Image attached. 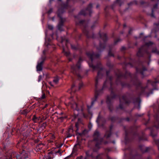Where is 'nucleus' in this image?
Wrapping results in <instances>:
<instances>
[{
    "mask_svg": "<svg viewBox=\"0 0 159 159\" xmlns=\"http://www.w3.org/2000/svg\"><path fill=\"white\" fill-rule=\"evenodd\" d=\"M82 61L81 57H80L79 60L76 64V66L73 65L71 67V72L75 75L77 76L79 78H81V77L80 75L81 72L80 65Z\"/></svg>",
    "mask_w": 159,
    "mask_h": 159,
    "instance_id": "1",
    "label": "nucleus"
},
{
    "mask_svg": "<svg viewBox=\"0 0 159 159\" xmlns=\"http://www.w3.org/2000/svg\"><path fill=\"white\" fill-rule=\"evenodd\" d=\"M67 7L66 5L65 4H62L61 6V8H59L58 10V16L59 17L60 20V21L58 25V29L61 31H62V26L63 25L64 22L66 20L64 18H63L61 16L60 14L63 12V9L66 8Z\"/></svg>",
    "mask_w": 159,
    "mask_h": 159,
    "instance_id": "2",
    "label": "nucleus"
},
{
    "mask_svg": "<svg viewBox=\"0 0 159 159\" xmlns=\"http://www.w3.org/2000/svg\"><path fill=\"white\" fill-rule=\"evenodd\" d=\"M100 134L99 132L97 130H96L94 133L93 135V140L97 142L96 144V146L99 148L98 146L99 144L102 143L103 141V139L100 137Z\"/></svg>",
    "mask_w": 159,
    "mask_h": 159,
    "instance_id": "3",
    "label": "nucleus"
},
{
    "mask_svg": "<svg viewBox=\"0 0 159 159\" xmlns=\"http://www.w3.org/2000/svg\"><path fill=\"white\" fill-rule=\"evenodd\" d=\"M100 71H98V73L97 76L95 80V99L93 100L91 102L92 105L95 102L96 100L97 99V98L98 96L99 95V91L97 90V85L98 84V80L99 79V76L100 75Z\"/></svg>",
    "mask_w": 159,
    "mask_h": 159,
    "instance_id": "4",
    "label": "nucleus"
},
{
    "mask_svg": "<svg viewBox=\"0 0 159 159\" xmlns=\"http://www.w3.org/2000/svg\"><path fill=\"white\" fill-rule=\"evenodd\" d=\"M87 56L91 59L93 62L94 59L98 58L100 57V54H95L93 52H88L86 53Z\"/></svg>",
    "mask_w": 159,
    "mask_h": 159,
    "instance_id": "5",
    "label": "nucleus"
},
{
    "mask_svg": "<svg viewBox=\"0 0 159 159\" xmlns=\"http://www.w3.org/2000/svg\"><path fill=\"white\" fill-rule=\"evenodd\" d=\"M96 121L98 124H100L101 126L102 127H104V125L106 122V120L99 116H98Z\"/></svg>",
    "mask_w": 159,
    "mask_h": 159,
    "instance_id": "6",
    "label": "nucleus"
},
{
    "mask_svg": "<svg viewBox=\"0 0 159 159\" xmlns=\"http://www.w3.org/2000/svg\"><path fill=\"white\" fill-rule=\"evenodd\" d=\"M111 87L110 90L111 91V97L108 96L107 98V103H110L112 99L113 98L115 97V95H114V93L113 92V90L112 89V85L111 83Z\"/></svg>",
    "mask_w": 159,
    "mask_h": 159,
    "instance_id": "7",
    "label": "nucleus"
},
{
    "mask_svg": "<svg viewBox=\"0 0 159 159\" xmlns=\"http://www.w3.org/2000/svg\"><path fill=\"white\" fill-rule=\"evenodd\" d=\"M69 105L74 110L77 111L79 110V109L77 107V104L74 101H72L71 102L69 103Z\"/></svg>",
    "mask_w": 159,
    "mask_h": 159,
    "instance_id": "8",
    "label": "nucleus"
},
{
    "mask_svg": "<svg viewBox=\"0 0 159 159\" xmlns=\"http://www.w3.org/2000/svg\"><path fill=\"white\" fill-rule=\"evenodd\" d=\"M84 33L86 35L88 38H94V35L93 33L92 32H89L85 30L84 31Z\"/></svg>",
    "mask_w": 159,
    "mask_h": 159,
    "instance_id": "9",
    "label": "nucleus"
},
{
    "mask_svg": "<svg viewBox=\"0 0 159 159\" xmlns=\"http://www.w3.org/2000/svg\"><path fill=\"white\" fill-rule=\"evenodd\" d=\"M89 66L90 67H91L94 70L96 69H99L101 70H102V67L101 66V64L100 62L98 63V64L96 66L93 65L91 64H89Z\"/></svg>",
    "mask_w": 159,
    "mask_h": 159,
    "instance_id": "10",
    "label": "nucleus"
},
{
    "mask_svg": "<svg viewBox=\"0 0 159 159\" xmlns=\"http://www.w3.org/2000/svg\"><path fill=\"white\" fill-rule=\"evenodd\" d=\"M28 154L25 152V151H23L22 152L18 155V157L17 158L19 159H26L28 157Z\"/></svg>",
    "mask_w": 159,
    "mask_h": 159,
    "instance_id": "11",
    "label": "nucleus"
},
{
    "mask_svg": "<svg viewBox=\"0 0 159 159\" xmlns=\"http://www.w3.org/2000/svg\"><path fill=\"white\" fill-rule=\"evenodd\" d=\"M66 137L69 138L71 137L72 136H74L73 134V130L72 128H70L67 131L66 134Z\"/></svg>",
    "mask_w": 159,
    "mask_h": 159,
    "instance_id": "12",
    "label": "nucleus"
},
{
    "mask_svg": "<svg viewBox=\"0 0 159 159\" xmlns=\"http://www.w3.org/2000/svg\"><path fill=\"white\" fill-rule=\"evenodd\" d=\"M18 155H19L16 154V152H12L11 153L10 158L11 159H19L17 158V157H18Z\"/></svg>",
    "mask_w": 159,
    "mask_h": 159,
    "instance_id": "13",
    "label": "nucleus"
},
{
    "mask_svg": "<svg viewBox=\"0 0 159 159\" xmlns=\"http://www.w3.org/2000/svg\"><path fill=\"white\" fill-rule=\"evenodd\" d=\"M42 62L38 63L36 67L37 70V71H41L43 69V65Z\"/></svg>",
    "mask_w": 159,
    "mask_h": 159,
    "instance_id": "14",
    "label": "nucleus"
},
{
    "mask_svg": "<svg viewBox=\"0 0 159 159\" xmlns=\"http://www.w3.org/2000/svg\"><path fill=\"white\" fill-rule=\"evenodd\" d=\"M116 3H117L120 6L122 4V2L121 0H116V2L112 5L111 6V8L112 9H113L114 7L116 6Z\"/></svg>",
    "mask_w": 159,
    "mask_h": 159,
    "instance_id": "15",
    "label": "nucleus"
},
{
    "mask_svg": "<svg viewBox=\"0 0 159 159\" xmlns=\"http://www.w3.org/2000/svg\"><path fill=\"white\" fill-rule=\"evenodd\" d=\"M100 38L102 39L104 42H105L107 40V37L106 34L103 33L102 34H100Z\"/></svg>",
    "mask_w": 159,
    "mask_h": 159,
    "instance_id": "16",
    "label": "nucleus"
},
{
    "mask_svg": "<svg viewBox=\"0 0 159 159\" xmlns=\"http://www.w3.org/2000/svg\"><path fill=\"white\" fill-rule=\"evenodd\" d=\"M53 153L52 151L49 152L46 157L47 159H53Z\"/></svg>",
    "mask_w": 159,
    "mask_h": 159,
    "instance_id": "17",
    "label": "nucleus"
},
{
    "mask_svg": "<svg viewBox=\"0 0 159 159\" xmlns=\"http://www.w3.org/2000/svg\"><path fill=\"white\" fill-rule=\"evenodd\" d=\"M92 8V4L91 3H90L89 4L86 8V10L89 11V15H90L92 13L91 9Z\"/></svg>",
    "mask_w": 159,
    "mask_h": 159,
    "instance_id": "18",
    "label": "nucleus"
},
{
    "mask_svg": "<svg viewBox=\"0 0 159 159\" xmlns=\"http://www.w3.org/2000/svg\"><path fill=\"white\" fill-rule=\"evenodd\" d=\"M81 123V120L80 119H78V121L75 124V126L76 128L75 132H76L77 133H78V130L79 129V126Z\"/></svg>",
    "mask_w": 159,
    "mask_h": 159,
    "instance_id": "19",
    "label": "nucleus"
},
{
    "mask_svg": "<svg viewBox=\"0 0 159 159\" xmlns=\"http://www.w3.org/2000/svg\"><path fill=\"white\" fill-rule=\"evenodd\" d=\"M86 156L84 159H89L91 157V155L90 154L89 151H87L85 152Z\"/></svg>",
    "mask_w": 159,
    "mask_h": 159,
    "instance_id": "20",
    "label": "nucleus"
},
{
    "mask_svg": "<svg viewBox=\"0 0 159 159\" xmlns=\"http://www.w3.org/2000/svg\"><path fill=\"white\" fill-rule=\"evenodd\" d=\"M105 47L104 44H102L100 43L99 44V48H97V49L98 51H101L102 49L104 48Z\"/></svg>",
    "mask_w": 159,
    "mask_h": 159,
    "instance_id": "21",
    "label": "nucleus"
},
{
    "mask_svg": "<svg viewBox=\"0 0 159 159\" xmlns=\"http://www.w3.org/2000/svg\"><path fill=\"white\" fill-rule=\"evenodd\" d=\"M137 55L138 57H141L143 56V54L142 51V48H139L138 52L137 53Z\"/></svg>",
    "mask_w": 159,
    "mask_h": 159,
    "instance_id": "22",
    "label": "nucleus"
},
{
    "mask_svg": "<svg viewBox=\"0 0 159 159\" xmlns=\"http://www.w3.org/2000/svg\"><path fill=\"white\" fill-rule=\"evenodd\" d=\"M152 53H156L159 55V51H158L156 47L153 48L152 50Z\"/></svg>",
    "mask_w": 159,
    "mask_h": 159,
    "instance_id": "23",
    "label": "nucleus"
},
{
    "mask_svg": "<svg viewBox=\"0 0 159 159\" xmlns=\"http://www.w3.org/2000/svg\"><path fill=\"white\" fill-rule=\"evenodd\" d=\"M111 134V132L109 131H107L104 135V136L106 137L107 138H109Z\"/></svg>",
    "mask_w": 159,
    "mask_h": 159,
    "instance_id": "24",
    "label": "nucleus"
},
{
    "mask_svg": "<svg viewBox=\"0 0 159 159\" xmlns=\"http://www.w3.org/2000/svg\"><path fill=\"white\" fill-rule=\"evenodd\" d=\"M143 146L142 145H140L139 146V148H140L141 151L143 152H148L149 149V148H146V149L145 150H144L143 148Z\"/></svg>",
    "mask_w": 159,
    "mask_h": 159,
    "instance_id": "25",
    "label": "nucleus"
},
{
    "mask_svg": "<svg viewBox=\"0 0 159 159\" xmlns=\"http://www.w3.org/2000/svg\"><path fill=\"white\" fill-rule=\"evenodd\" d=\"M112 51V49L110 47V49L109 51L108 55L110 57H114V54L111 52Z\"/></svg>",
    "mask_w": 159,
    "mask_h": 159,
    "instance_id": "26",
    "label": "nucleus"
},
{
    "mask_svg": "<svg viewBox=\"0 0 159 159\" xmlns=\"http://www.w3.org/2000/svg\"><path fill=\"white\" fill-rule=\"evenodd\" d=\"M41 60L40 62H42V63L43 64V63L46 60V56L44 55H42L41 58Z\"/></svg>",
    "mask_w": 159,
    "mask_h": 159,
    "instance_id": "27",
    "label": "nucleus"
},
{
    "mask_svg": "<svg viewBox=\"0 0 159 159\" xmlns=\"http://www.w3.org/2000/svg\"><path fill=\"white\" fill-rule=\"evenodd\" d=\"M38 117H36V115H34L33 116V118L32 119L33 121L35 123H36L37 122Z\"/></svg>",
    "mask_w": 159,
    "mask_h": 159,
    "instance_id": "28",
    "label": "nucleus"
},
{
    "mask_svg": "<svg viewBox=\"0 0 159 159\" xmlns=\"http://www.w3.org/2000/svg\"><path fill=\"white\" fill-rule=\"evenodd\" d=\"M29 111L27 109L23 110L21 112V114L23 115H26L29 112Z\"/></svg>",
    "mask_w": 159,
    "mask_h": 159,
    "instance_id": "29",
    "label": "nucleus"
},
{
    "mask_svg": "<svg viewBox=\"0 0 159 159\" xmlns=\"http://www.w3.org/2000/svg\"><path fill=\"white\" fill-rule=\"evenodd\" d=\"M109 72L110 71H106L107 78V79H109L110 80H111L112 79V77L111 76L108 75V74L109 73Z\"/></svg>",
    "mask_w": 159,
    "mask_h": 159,
    "instance_id": "30",
    "label": "nucleus"
},
{
    "mask_svg": "<svg viewBox=\"0 0 159 159\" xmlns=\"http://www.w3.org/2000/svg\"><path fill=\"white\" fill-rule=\"evenodd\" d=\"M59 80V79L57 77L54 78V79L53 80V82H54L56 84H57Z\"/></svg>",
    "mask_w": 159,
    "mask_h": 159,
    "instance_id": "31",
    "label": "nucleus"
},
{
    "mask_svg": "<svg viewBox=\"0 0 159 159\" xmlns=\"http://www.w3.org/2000/svg\"><path fill=\"white\" fill-rule=\"evenodd\" d=\"M122 99L124 100V102H125L126 104L129 103V102L126 100V97L125 96H123L122 97Z\"/></svg>",
    "mask_w": 159,
    "mask_h": 159,
    "instance_id": "32",
    "label": "nucleus"
},
{
    "mask_svg": "<svg viewBox=\"0 0 159 159\" xmlns=\"http://www.w3.org/2000/svg\"><path fill=\"white\" fill-rule=\"evenodd\" d=\"M102 154H100L97 156L96 157V159H102Z\"/></svg>",
    "mask_w": 159,
    "mask_h": 159,
    "instance_id": "33",
    "label": "nucleus"
},
{
    "mask_svg": "<svg viewBox=\"0 0 159 159\" xmlns=\"http://www.w3.org/2000/svg\"><path fill=\"white\" fill-rule=\"evenodd\" d=\"M109 119L112 122H113L116 120V118L114 117H111L109 118Z\"/></svg>",
    "mask_w": 159,
    "mask_h": 159,
    "instance_id": "34",
    "label": "nucleus"
},
{
    "mask_svg": "<svg viewBox=\"0 0 159 159\" xmlns=\"http://www.w3.org/2000/svg\"><path fill=\"white\" fill-rule=\"evenodd\" d=\"M158 8V5L157 4H155L153 6V8L152 10H154V11L156 9Z\"/></svg>",
    "mask_w": 159,
    "mask_h": 159,
    "instance_id": "35",
    "label": "nucleus"
},
{
    "mask_svg": "<svg viewBox=\"0 0 159 159\" xmlns=\"http://www.w3.org/2000/svg\"><path fill=\"white\" fill-rule=\"evenodd\" d=\"M107 66L110 68L112 67L113 66V65L111 64L110 62H107Z\"/></svg>",
    "mask_w": 159,
    "mask_h": 159,
    "instance_id": "36",
    "label": "nucleus"
},
{
    "mask_svg": "<svg viewBox=\"0 0 159 159\" xmlns=\"http://www.w3.org/2000/svg\"><path fill=\"white\" fill-rule=\"evenodd\" d=\"M79 14L80 15L85 16L86 15V14L84 11L82 10L80 12Z\"/></svg>",
    "mask_w": 159,
    "mask_h": 159,
    "instance_id": "37",
    "label": "nucleus"
},
{
    "mask_svg": "<svg viewBox=\"0 0 159 159\" xmlns=\"http://www.w3.org/2000/svg\"><path fill=\"white\" fill-rule=\"evenodd\" d=\"M71 48L72 49L74 50H75L77 49V48L75 46L73 45H72V44H71Z\"/></svg>",
    "mask_w": 159,
    "mask_h": 159,
    "instance_id": "38",
    "label": "nucleus"
},
{
    "mask_svg": "<svg viewBox=\"0 0 159 159\" xmlns=\"http://www.w3.org/2000/svg\"><path fill=\"white\" fill-rule=\"evenodd\" d=\"M120 103L119 105V108L121 109H123V105L122 104H121V99L120 98Z\"/></svg>",
    "mask_w": 159,
    "mask_h": 159,
    "instance_id": "39",
    "label": "nucleus"
},
{
    "mask_svg": "<svg viewBox=\"0 0 159 159\" xmlns=\"http://www.w3.org/2000/svg\"><path fill=\"white\" fill-rule=\"evenodd\" d=\"M154 10H152V13L150 15L152 17H155V16L154 14Z\"/></svg>",
    "mask_w": 159,
    "mask_h": 159,
    "instance_id": "40",
    "label": "nucleus"
},
{
    "mask_svg": "<svg viewBox=\"0 0 159 159\" xmlns=\"http://www.w3.org/2000/svg\"><path fill=\"white\" fill-rule=\"evenodd\" d=\"M48 28L50 30H52L53 29V27L52 25H48Z\"/></svg>",
    "mask_w": 159,
    "mask_h": 159,
    "instance_id": "41",
    "label": "nucleus"
},
{
    "mask_svg": "<svg viewBox=\"0 0 159 159\" xmlns=\"http://www.w3.org/2000/svg\"><path fill=\"white\" fill-rule=\"evenodd\" d=\"M83 85V83L82 82H80L79 84V90H80V89L81 88V87H82Z\"/></svg>",
    "mask_w": 159,
    "mask_h": 159,
    "instance_id": "42",
    "label": "nucleus"
},
{
    "mask_svg": "<svg viewBox=\"0 0 159 159\" xmlns=\"http://www.w3.org/2000/svg\"><path fill=\"white\" fill-rule=\"evenodd\" d=\"M84 22V20H80V21L79 22V23H76V25H81Z\"/></svg>",
    "mask_w": 159,
    "mask_h": 159,
    "instance_id": "43",
    "label": "nucleus"
},
{
    "mask_svg": "<svg viewBox=\"0 0 159 159\" xmlns=\"http://www.w3.org/2000/svg\"><path fill=\"white\" fill-rule=\"evenodd\" d=\"M45 98V94L44 93H43V94L41 97V98H40L39 99H43Z\"/></svg>",
    "mask_w": 159,
    "mask_h": 159,
    "instance_id": "44",
    "label": "nucleus"
},
{
    "mask_svg": "<svg viewBox=\"0 0 159 159\" xmlns=\"http://www.w3.org/2000/svg\"><path fill=\"white\" fill-rule=\"evenodd\" d=\"M52 12V8H50L49 10L47 12V13L48 14H50Z\"/></svg>",
    "mask_w": 159,
    "mask_h": 159,
    "instance_id": "45",
    "label": "nucleus"
},
{
    "mask_svg": "<svg viewBox=\"0 0 159 159\" xmlns=\"http://www.w3.org/2000/svg\"><path fill=\"white\" fill-rule=\"evenodd\" d=\"M65 54L66 56H68L70 54V52H66L65 53Z\"/></svg>",
    "mask_w": 159,
    "mask_h": 159,
    "instance_id": "46",
    "label": "nucleus"
},
{
    "mask_svg": "<svg viewBox=\"0 0 159 159\" xmlns=\"http://www.w3.org/2000/svg\"><path fill=\"white\" fill-rule=\"evenodd\" d=\"M66 117H59L58 118V119H60L61 121H62V120L65 118H66Z\"/></svg>",
    "mask_w": 159,
    "mask_h": 159,
    "instance_id": "47",
    "label": "nucleus"
},
{
    "mask_svg": "<svg viewBox=\"0 0 159 159\" xmlns=\"http://www.w3.org/2000/svg\"><path fill=\"white\" fill-rule=\"evenodd\" d=\"M153 44V43H152V42H149L148 43H146V45L148 46H149V45H151L152 44Z\"/></svg>",
    "mask_w": 159,
    "mask_h": 159,
    "instance_id": "48",
    "label": "nucleus"
},
{
    "mask_svg": "<svg viewBox=\"0 0 159 159\" xmlns=\"http://www.w3.org/2000/svg\"><path fill=\"white\" fill-rule=\"evenodd\" d=\"M136 101L138 102H139V103H140V99L139 98H138L136 99Z\"/></svg>",
    "mask_w": 159,
    "mask_h": 159,
    "instance_id": "49",
    "label": "nucleus"
},
{
    "mask_svg": "<svg viewBox=\"0 0 159 159\" xmlns=\"http://www.w3.org/2000/svg\"><path fill=\"white\" fill-rule=\"evenodd\" d=\"M47 125L46 123H43V124L42 125V126L44 128H45V127Z\"/></svg>",
    "mask_w": 159,
    "mask_h": 159,
    "instance_id": "50",
    "label": "nucleus"
},
{
    "mask_svg": "<svg viewBox=\"0 0 159 159\" xmlns=\"http://www.w3.org/2000/svg\"><path fill=\"white\" fill-rule=\"evenodd\" d=\"M126 48H125L124 47H122L121 49H120V50L121 51H124L125 50Z\"/></svg>",
    "mask_w": 159,
    "mask_h": 159,
    "instance_id": "51",
    "label": "nucleus"
},
{
    "mask_svg": "<svg viewBox=\"0 0 159 159\" xmlns=\"http://www.w3.org/2000/svg\"><path fill=\"white\" fill-rule=\"evenodd\" d=\"M120 39H117V40H116V41H115V42H114V44H116V43H117L118 42H119V41H120Z\"/></svg>",
    "mask_w": 159,
    "mask_h": 159,
    "instance_id": "52",
    "label": "nucleus"
},
{
    "mask_svg": "<svg viewBox=\"0 0 159 159\" xmlns=\"http://www.w3.org/2000/svg\"><path fill=\"white\" fill-rule=\"evenodd\" d=\"M42 78L41 75H39V79H38V81L39 82L41 80V79Z\"/></svg>",
    "mask_w": 159,
    "mask_h": 159,
    "instance_id": "53",
    "label": "nucleus"
},
{
    "mask_svg": "<svg viewBox=\"0 0 159 159\" xmlns=\"http://www.w3.org/2000/svg\"><path fill=\"white\" fill-rule=\"evenodd\" d=\"M46 51L45 50H44L43 51V55H45V54H46Z\"/></svg>",
    "mask_w": 159,
    "mask_h": 159,
    "instance_id": "54",
    "label": "nucleus"
},
{
    "mask_svg": "<svg viewBox=\"0 0 159 159\" xmlns=\"http://www.w3.org/2000/svg\"><path fill=\"white\" fill-rule=\"evenodd\" d=\"M83 157V156H81L80 157H78L76 158V159H82Z\"/></svg>",
    "mask_w": 159,
    "mask_h": 159,
    "instance_id": "55",
    "label": "nucleus"
},
{
    "mask_svg": "<svg viewBox=\"0 0 159 159\" xmlns=\"http://www.w3.org/2000/svg\"><path fill=\"white\" fill-rule=\"evenodd\" d=\"M113 128V125H111L110 127V131H111V130L112 129V128Z\"/></svg>",
    "mask_w": 159,
    "mask_h": 159,
    "instance_id": "56",
    "label": "nucleus"
},
{
    "mask_svg": "<svg viewBox=\"0 0 159 159\" xmlns=\"http://www.w3.org/2000/svg\"><path fill=\"white\" fill-rule=\"evenodd\" d=\"M106 81H105V82H104V84H103V88H102V89H103V88H104L105 87V84H106Z\"/></svg>",
    "mask_w": 159,
    "mask_h": 159,
    "instance_id": "57",
    "label": "nucleus"
},
{
    "mask_svg": "<svg viewBox=\"0 0 159 159\" xmlns=\"http://www.w3.org/2000/svg\"><path fill=\"white\" fill-rule=\"evenodd\" d=\"M145 2L144 1H141V2H140V3L141 4H144V3H145Z\"/></svg>",
    "mask_w": 159,
    "mask_h": 159,
    "instance_id": "58",
    "label": "nucleus"
},
{
    "mask_svg": "<svg viewBox=\"0 0 159 159\" xmlns=\"http://www.w3.org/2000/svg\"><path fill=\"white\" fill-rule=\"evenodd\" d=\"M75 86V85L74 84H73L72 87H71V89H72V90H73V88Z\"/></svg>",
    "mask_w": 159,
    "mask_h": 159,
    "instance_id": "59",
    "label": "nucleus"
},
{
    "mask_svg": "<svg viewBox=\"0 0 159 159\" xmlns=\"http://www.w3.org/2000/svg\"><path fill=\"white\" fill-rule=\"evenodd\" d=\"M60 150H59L58 151H57L56 152V153H60Z\"/></svg>",
    "mask_w": 159,
    "mask_h": 159,
    "instance_id": "60",
    "label": "nucleus"
},
{
    "mask_svg": "<svg viewBox=\"0 0 159 159\" xmlns=\"http://www.w3.org/2000/svg\"><path fill=\"white\" fill-rule=\"evenodd\" d=\"M146 70V68L145 67H143V71Z\"/></svg>",
    "mask_w": 159,
    "mask_h": 159,
    "instance_id": "61",
    "label": "nucleus"
},
{
    "mask_svg": "<svg viewBox=\"0 0 159 159\" xmlns=\"http://www.w3.org/2000/svg\"><path fill=\"white\" fill-rule=\"evenodd\" d=\"M99 7V5L98 4L96 6V8H98Z\"/></svg>",
    "mask_w": 159,
    "mask_h": 159,
    "instance_id": "62",
    "label": "nucleus"
},
{
    "mask_svg": "<svg viewBox=\"0 0 159 159\" xmlns=\"http://www.w3.org/2000/svg\"><path fill=\"white\" fill-rule=\"evenodd\" d=\"M126 120L127 121H129V118H126Z\"/></svg>",
    "mask_w": 159,
    "mask_h": 159,
    "instance_id": "63",
    "label": "nucleus"
},
{
    "mask_svg": "<svg viewBox=\"0 0 159 159\" xmlns=\"http://www.w3.org/2000/svg\"><path fill=\"white\" fill-rule=\"evenodd\" d=\"M49 84L51 85V86H53V85H52V83H51V82H49Z\"/></svg>",
    "mask_w": 159,
    "mask_h": 159,
    "instance_id": "64",
    "label": "nucleus"
}]
</instances>
